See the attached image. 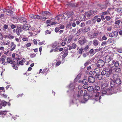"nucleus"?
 I'll use <instances>...</instances> for the list:
<instances>
[{
    "mask_svg": "<svg viewBox=\"0 0 122 122\" xmlns=\"http://www.w3.org/2000/svg\"><path fill=\"white\" fill-rule=\"evenodd\" d=\"M121 71L120 69V67L117 68L115 70V71L116 72H120Z\"/></svg>",
    "mask_w": 122,
    "mask_h": 122,
    "instance_id": "31",
    "label": "nucleus"
},
{
    "mask_svg": "<svg viewBox=\"0 0 122 122\" xmlns=\"http://www.w3.org/2000/svg\"><path fill=\"white\" fill-rule=\"evenodd\" d=\"M94 11L92 10H90L89 11L88 13V15L90 16L93 14Z\"/></svg>",
    "mask_w": 122,
    "mask_h": 122,
    "instance_id": "33",
    "label": "nucleus"
},
{
    "mask_svg": "<svg viewBox=\"0 0 122 122\" xmlns=\"http://www.w3.org/2000/svg\"><path fill=\"white\" fill-rule=\"evenodd\" d=\"M84 37L80 38L79 39V43L81 45H82L84 44L85 42V40Z\"/></svg>",
    "mask_w": 122,
    "mask_h": 122,
    "instance_id": "15",
    "label": "nucleus"
},
{
    "mask_svg": "<svg viewBox=\"0 0 122 122\" xmlns=\"http://www.w3.org/2000/svg\"><path fill=\"white\" fill-rule=\"evenodd\" d=\"M101 18L102 20H104L105 18L104 17V16L102 15L101 16Z\"/></svg>",
    "mask_w": 122,
    "mask_h": 122,
    "instance_id": "64",
    "label": "nucleus"
},
{
    "mask_svg": "<svg viewBox=\"0 0 122 122\" xmlns=\"http://www.w3.org/2000/svg\"><path fill=\"white\" fill-rule=\"evenodd\" d=\"M83 49L82 48H81L79 49L78 51V53L79 54H81L83 50Z\"/></svg>",
    "mask_w": 122,
    "mask_h": 122,
    "instance_id": "35",
    "label": "nucleus"
},
{
    "mask_svg": "<svg viewBox=\"0 0 122 122\" xmlns=\"http://www.w3.org/2000/svg\"><path fill=\"white\" fill-rule=\"evenodd\" d=\"M61 64L60 61L58 62L56 64V66H58Z\"/></svg>",
    "mask_w": 122,
    "mask_h": 122,
    "instance_id": "61",
    "label": "nucleus"
},
{
    "mask_svg": "<svg viewBox=\"0 0 122 122\" xmlns=\"http://www.w3.org/2000/svg\"><path fill=\"white\" fill-rule=\"evenodd\" d=\"M60 26L59 27V29L60 30V29H64L65 26L62 25H60Z\"/></svg>",
    "mask_w": 122,
    "mask_h": 122,
    "instance_id": "34",
    "label": "nucleus"
},
{
    "mask_svg": "<svg viewBox=\"0 0 122 122\" xmlns=\"http://www.w3.org/2000/svg\"><path fill=\"white\" fill-rule=\"evenodd\" d=\"M105 18L106 19V20L107 21L111 19V18L109 16H106L105 17Z\"/></svg>",
    "mask_w": 122,
    "mask_h": 122,
    "instance_id": "40",
    "label": "nucleus"
},
{
    "mask_svg": "<svg viewBox=\"0 0 122 122\" xmlns=\"http://www.w3.org/2000/svg\"><path fill=\"white\" fill-rule=\"evenodd\" d=\"M31 45V44L30 43H29L27 44L26 45V47L30 46Z\"/></svg>",
    "mask_w": 122,
    "mask_h": 122,
    "instance_id": "58",
    "label": "nucleus"
},
{
    "mask_svg": "<svg viewBox=\"0 0 122 122\" xmlns=\"http://www.w3.org/2000/svg\"><path fill=\"white\" fill-rule=\"evenodd\" d=\"M110 66L111 67H113L115 66L116 67H117L119 66V63L118 62L116 61L115 62V61H112V63L110 64H109Z\"/></svg>",
    "mask_w": 122,
    "mask_h": 122,
    "instance_id": "7",
    "label": "nucleus"
},
{
    "mask_svg": "<svg viewBox=\"0 0 122 122\" xmlns=\"http://www.w3.org/2000/svg\"><path fill=\"white\" fill-rule=\"evenodd\" d=\"M72 48L75 49L76 47V44H73L72 45Z\"/></svg>",
    "mask_w": 122,
    "mask_h": 122,
    "instance_id": "50",
    "label": "nucleus"
},
{
    "mask_svg": "<svg viewBox=\"0 0 122 122\" xmlns=\"http://www.w3.org/2000/svg\"><path fill=\"white\" fill-rule=\"evenodd\" d=\"M7 104V102L4 101H2L0 102V105H1L4 107L6 106V105Z\"/></svg>",
    "mask_w": 122,
    "mask_h": 122,
    "instance_id": "20",
    "label": "nucleus"
},
{
    "mask_svg": "<svg viewBox=\"0 0 122 122\" xmlns=\"http://www.w3.org/2000/svg\"><path fill=\"white\" fill-rule=\"evenodd\" d=\"M10 43L11 42L9 40H8L6 41L5 44L6 45H7L9 47V46L10 45Z\"/></svg>",
    "mask_w": 122,
    "mask_h": 122,
    "instance_id": "27",
    "label": "nucleus"
},
{
    "mask_svg": "<svg viewBox=\"0 0 122 122\" xmlns=\"http://www.w3.org/2000/svg\"><path fill=\"white\" fill-rule=\"evenodd\" d=\"M112 29V27L110 26L107 27V30L109 31H111Z\"/></svg>",
    "mask_w": 122,
    "mask_h": 122,
    "instance_id": "53",
    "label": "nucleus"
},
{
    "mask_svg": "<svg viewBox=\"0 0 122 122\" xmlns=\"http://www.w3.org/2000/svg\"><path fill=\"white\" fill-rule=\"evenodd\" d=\"M117 51L119 53H122V49H118Z\"/></svg>",
    "mask_w": 122,
    "mask_h": 122,
    "instance_id": "48",
    "label": "nucleus"
},
{
    "mask_svg": "<svg viewBox=\"0 0 122 122\" xmlns=\"http://www.w3.org/2000/svg\"><path fill=\"white\" fill-rule=\"evenodd\" d=\"M1 61H2V64L4 65L5 64V59L4 58H1Z\"/></svg>",
    "mask_w": 122,
    "mask_h": 122,
    "instance_id": "32",
    "label": "nucleus"
},
{
    "mask_svg": "<svg viewBox=\"0 0 122 122\" xmlns=\"http://www.w3.org/2000/svg\"><path fill=\"white\" fill-rule=\"evenodd\" d=\"M108 83H104L101 84V93L102 94V96H103V94H106V95H109L110 93L112 94L114 93L112 88H107Z\"/></svg>",
    "mask_w": 122,
    "mask_h": 122,
    "instance_id": "1",
    "label": "nucleus"
},
{
    "mask_svg": "<svg viewBox=\"0 0 122 122\" xmlns=\"http://www.w3.org/2000/svg\"><path fill=\"white\" fill-rule=\"evenodd\" d=\"M46 19V17L43 16H41L40 20L44 21Z\"/></svg>",
    "mask_w": 122,
    "mask_h": 122,
    "instance_id": "38",
    "label": "nucleus"
},
{
    "mask_svg": "<svg viewBox=\"0 0 122 122\" xmlns=\"http://www.w3.org/2000/svg\"><path fill=\"white\" fill-rule=\"evenodd\" d=\"M90 30V27H84V29L82 30V31L83 33H84L89 31Z\"/></svg>",
    "mask_w": 122,
    "mask_h": 122,
    "instance_id": "16",
    "label": "nucleus"
},
{
    "mask_svg": "<svg viewBox=\"0 0 122 122\" xmlns=\"http://www.w3.org/2000/svg\"><path fill=\"white\" fill-rule=\"evenodd\" d=\"M11 28L13 29L15 28V26L14 25H12L11 26Z\"/></svg>",
    "mask_w": 122,
    "mask_h": 122,
    "instance_id": "63",
    "label": "nucleus"
},
{
    "mask_svg": "<svg viewBox=\"0 0 122 122\" xmlns=\"http://www.w3.org/2000/svg\"><path fill=\"white\" fill-rule=\"evenodd\" d=\"M94 72L98 74L100 72V69L99 68H96L94 70Z\"/></svg>",
    "mask_w": 122,
    "mask_h": 122,
    "instance_id": "19",
    "label": "nucleus"
},
{
    "mask_svg": "<svg viewBox=\"0 0 122 122\" xmlns=\"http://www.w3.org/2000/svg\"><path fill=\"white\" fill-rule=\"evenodd\" d=\"M102 39L103 40H106L107 39V38L104 35L102 36Z\"/></svg>",
    "mask_w": 122,
    "mask_h": 122,
    "instance_id": "51",
    "label": "nucleus"
},
{
    "mask_svg": "<svg viewBox=\"0 0 122 122\" xmlns=\"http://www.w3.org/2000/svg\"><path fill=\"white\" fill-rule=\"evenodd\" d=\"M87 89L88 91L91 92L93 90V88L92 86H90L88 87Z\"/></svg>",
    "mask_w": 122,
    "mask_h": 122,
    "instance_id": "23",
    "label": "nucleus"
},
{
    "mask_svg": "<svg viewBox=\"0 0 122 122\" xmlns=\"http://www.w3.org/2000/svg\"><path fill=\"white\" fill-rule=\"evenodd\" d=\"M72 40V38L71 37L69 38L68 39V40L67 42V43H69Z\"/></svg>",
    "mask_w": 122,
    "mask_h": 122,
    "instance_id": "56",
    "label": "nucleus"
},
{
    "mask_svg": "<svg viewBox=\"0 0 122 122\" xmlns=\"http://www.w3.org/2000/svg\"><path fill=\"white\" fill-rule=\"evenodd\" d=\"M30 27V25L27 24H23V30H29Z\"/></svg>",
    "mask_w": 122,
    "mask_h": 122,
    "instance_id": "14",
    "label": "nucleus"
},
{
    "mask_svg": "<svg viewBox=\"0 0 122 122\" xmlns=\"http://www.w3.org/2000/svg\"><path fill=\"white\" fill-rule=\"evenodd\" d=\"M120 20H118L116 21L115 22V24H117L118 25H119L120 23Z\"/></svg>",
    "mask_w": 122,
    "mask_h": 122,
    "instance_id": "39",
    "label": "nucleus"
},
{
    "mask_svg": "<svg viewBox=\"0 0 122 122\" xmlns=\"http://www.w3.org/2000/svg\"><path fill=\"white\" fill-rule=\"evenodd\" d=\"M16 46V45L14 44V42H11L10 45L9 47V49L11 51H12L15 49Z\"/></svg>",
    "mask_w": 122,
    "mask_h": 122,
    "instance_id": "8",
    "label": "nucleus"
},
{
    "mask_svg": "<svg viewBox=\"0 0 122 122\" xmlns=\"http://www.w3.org/2000/svg\"><path fill=\"white\" fill-rule=\"evenodd\" d=\"M108 77L105 78L103 79V80L104 82L108 83Z\"/></svg>",
    "mask_w": 122,
    "mask_h": 122,
    "instance_id": "24",
    "label": "nucleus"
},
{
    "mask_svg": "<svg viewBox=\"0 0 122 122\" xmlns=\"http://www.w3.org/2000/svg\"><path fill=\"white\" fill-rule=\"evenodd\" d=\"M23 31L21 27H18L16 29V33L19 36L20 34V33H21Z\"/></svg>",
    "mask_w": 122,
    "mask_h": 122,
    "instance_id": "11",
    "label": "nucleus"
},
{
    "mask_svg": "<svg viewBox=\"0 0 122 122\" xmlns=\"http://www.w3.org/2000/svg\"><path fill=\"white\" fill-rule=\"evenodd\" d=\"M112 58V56H106L105 60L106 63H108Z\"/></svg>",
    "mask_w": 122,
    "mask_h": 122,
    "instance_id": "12",
    "label": "nucleus"
},
{
    "mask_svg": "<svg viewBox=\"0 0 122 122\" xmlns=\"http://www.w3.org/2000/svg\"><path fill=\"white\" fill-rule=\"evenodd\" d=\"M107 43L106 41H104L103 42H102L101 44V45L102 46H103L105 45H106V44Z\"/></svg>",
    "mask_w": 122,
    "mask_h": 122,
    "instance_id": "62",
    "label": "nucleus"
},
{
    "mask_svg": "<svg viewBox=\"0 0 122 122\" xmlns=\"http://www.w3.org/2000/svg\"><path fill=\"white\" fill-rule=\"evenodd\" d=\"M59 46H57L54 49V51L55 52H56L58 51L59 50Z\"/></svg>",
    "mask_w": 122,
    "mask_h": 122,
    "instance_id": "46",
    "label": "nucleus"
},
{
    "mask_svg": "<svg viewBox=\"0 0 122 122\" xmlns=\"http://www.w3.org/2000/svg\"><path fill=\"white\" fill-rule=\"evenodd\" d=\"M69 88L70 89L72 90L74 89V87L73 86V85L72 84H71L69 86Z\"/></svg>",
    "mask_w": 122,
    "mask_h": 122,
    "instance_id": "28",
    "label": "nucleus"
},
{
    "mask_svg": "<svg viewBox=\"0 0 122 122\" xmlns=\"http://www.w3.org/2000/svg\"><path fill=\"white\" fill-rule=\"evenodd\" d=\"M94 71H91L89 72V74L91 75H93L94 74Z\"/></svg>",
    "mask_w": 122,
    "mask_h": 122,
    "instance_id": "55",
    "label": "nucleus"
},
{
    "mask_svg": "<svg viewBox=\"0 0 122 122\" xmlns=\"http://www.w3.org/2000/svg\"><path fill=\"white\" fill-rule=\"evenodd\" d=\"M118 34L117 32L116 31L110 33L109 35V36L111 37H115L117 36Z\"/></svg>",
    "mask_w": 122,
    "mask_h": 122,
    "instance_id": "10",
    "label": "nucleus"
},
{
    "mask_svg": "<svg viewBox=\"0 0 122 122\" xmlns=\"http://www.w3.org/2000/svg\"><path fill=\"white\" fill-rule=\"evenodd\" d=\"M8 28V25L6 24L4 25L3 27V30L7 29Z\"/></svg>",
    "mask_w": 122,
    "mask_h": 122,
    "instance_id": "30",
    "label": "nucleus"
},
{
    "mask_svg": "<svg viewBox=\"0 0 122 122\" xmlns=\"http://www.w3.org/2000/svg\"><path fill=\"white\" fill-rule=\"evenodd\" d=\"M7 37L9 38L10 39H13L14 38V36L11 35L10 34H9L7 35Z\"/></svg>",
    "mask_w": 122,
    "mask_h": 122,
    "instance_id": "26",
    "label": "nucleus"
},
{
    "mask_svg": "<svg viewBox=\"0 0 122 122\" xmlns=\"http://www.w3.org/2000/svg\"><path fill=\"white\" fill-rule=\"evenodd\" d=\"M87 92L85 90H81L80 92V94L81 96H84L86 94Z\"/></svg>",
    "mask_w": 122,
    "mask_h": 122,
    "instance_id": "17",
    "label": "nucleus"
},
{
    "mask_svg": "<svg viewBox=\"0 0 122 122\" xmlns=\"http://www.w3.org/2000/svg\"><path fill=\"white\" fill-rule=\"evenodd\" d=\"M89 61H87L84 64V66H86L89 65Z\"/></svg>",
    "mask_w": 122,
    "mask_h": 122,
    "instance_id": "54",
    "label": "nucleus"
},
{
    "mask_svg": "<svg viewBox=\"0 0 122 122\" xmlns=\"http://www.w3.org/2000/svg\"><path fill=\"white\" fill-rule=\"evenodd\" d=\"M88 82L90 83H93L95 81V78L92 76H90L88 79Z\"/></svg>",
    "mask_w": 122,
    "mask_h": 122,
    "instance_id": "13",
    "label": "nucleus"
},
{
    "mask_svg": "<svg viewBox=\"0 0 122 122\" xmlns=\"http://www.w3.org/2000/svg\"><path fill=\"white\" fill-rule=\"evenodd\" d=\"M71 14L69 15L71 16V21L73 20V21H75L77 19L76 18L77 16V15L75 13L74 14L73 12H71Z\"/></svg>",
    "mask_w": 122,
    "mask_h": 122,
    "instance_id": "6",
    "label": "nucleus"
},
{
    "mask_svg": "<svg viewBox=\"0 0 122 122\" xmlns=\"http://www.w3.org/2000/svg\"><path fill=\"white\" fill-rule=\"evenodd\" d=\"M102 49V48H99L98 49H96L94 50V52H95V53L96 52L99 51H100L101 49Z\"/></svg>",
    "mask_w": 122,
    "mask_h": 122,
    "instance_id": "42",
    "label": "nucleus"
},
{
    "mask_svg": "<svg viewBox=\"0 0 122 122\" xmlns=\"http://www.w3.org/2000/svg\"><path fill=\"white\" fill-rule=\"evenodd\" d=\"M42 14L44 15H47L49 16H50L51 15V13L48 11L43 12Z\"/></svg>",
    "mask_w": 122,
    "mask_h": 122,
    "instance_id": "18",
    "label": "nucleus"
},
{
    "mask_svg": "<svg viewBox=\"0 0 122 122\" xmlns=\"http://www.w3.org/2000/svg\"><path fill=\"white\" fill-rule=\"evenodd\" d=\"M28 39V38H23L22 39V40L24 41H27Z\"/></svg>",
    "mask_w": 122,
    "mask_h": 122,
    "instance_id": "57",
    "label": "nucleus"
},
{
    "mask_svg": "<svg viewBox=\"0 0 122 122\" xmlns=\"http://www.w3.org/2000/svg\"><path fill=\"white\" fill-rule=\"evenodd\" d=\"M56 23V22H52L51 24H50V25L49 24L48 25H47L46 26L47 27L48 26H50L51 25H54Z\"/></svg>",
    "mask_w": 122,
    "mask_h": 122,
    "instance_id": "44",
    "label": "nucleus"
},
{
    "mask_svg": "<svg viewBox=\"0 0 122 122\" xmlns=\"http://www.w3.org/2000/svg\"><path fill=\"white\" fill-rule=\"evenodd\" d=\"M18 19L20 22H22L23 24H26L27 23L26 19L24 17L20 18Z\"/></svg>",
    "mask_w": 122,
    "mask_h": 122,
    "instance_id": "9",
    "label": "nucleus"
},
{
    "mask_svg": "<svg viewBox=\"0 0 122 122\" xmlns=\"http://www.w3.org/2000/svg\"><path fill=\"white\" fill-rule=\"evenodd\" d=\"M88 87V85L86 84H85L83 86V88L85 89H86Z\"/></svg>",
    "mask_w": 122,
    "mask_h": 122,
    "instance_id": "36",
    "label": "nucleus"
},
{
    "mask_svg": "<svg viewBox=\"0 0 122 122\" xmlns=\"http://www.w3.org/2000/svg\"><path fill=\"white\" fill-rule=\"evenodd\" d=\"M68 47L69 48L68 49L69 50H70L72 48V46L69 45H68Z\"/></svg>",
    "mask_w": 122,
    "mask_h": 122,
    "instance_id": "60",
    "label": "nucleus"
},
{
    "mask_svg": "<svg viewBox=\"0 0 122 122\" xmlns=\"http://www.w3.org/2000/svg\"><path fill=\"white\" fill-rule=\"evenodd\" d=\"M89 52L90 54L92 55H93L95 54V52H94V50L93 49H91L89 51Z\"/></svg>",
    "mask_w": 122,
    "mask_h": 122,
    "instance_id": "29",
    "label": "nucleus"
},
{
    "mask_svg": "<svg viewBox=\"0 0 122 122\" xmlns=\"http://www.w3.org/2000/svg\"><path fill=\"white\" fill-rule=\"evenodd\" d=\"M93 44L95 46H97L98 44V42L96 40H94L93 41Z\"/></svg>",
    "mask_w": 122,
    "mask_h": 122,
    "instance_id": "21",
    "label": "nucleus"
},
{
    "mask_svg": "<svg viewBox=\"0 0 122 122\" xmlns=\"http://www.w3.org/2000/svg\"><path fill=\"white\" fill-rule=\"evenodd\" d=\"M104 61L102 60H99L97 63V65L98 67H101L103 66L104 65Z\"/></svg>",
    "mask_w": 122,
    "mask_h": 122,
    "instance_id": "5",
    "label": "nucleus"
},
{
    "mask_svg": "<svg viewBox=\"0 0 122 122\" xmlns=\"http://www.w3.org/2000/svg\"><path fill=\"white\" fill-rule=\"evenodd\" d=\"M112 78L114 80L117 79L119 78L118 76V75L116 74H114L112 76Z\"/></svg>",
    "mask_w": 122,
    "mask_h": 122,
    "instance_id": "22",
    "label": "nucleus"
},
{
    "mask_svg": "<svg viewBox=\"0 0 122 122\" xmlns=\"http://www.w3.org/2000/svg\"><path fill=\"white\" fill-rule=\"evenodd\" d=\"M100 87L98 86H95V90L94 91L92 97H95L94 98L96 101H97L100 100L101 98V96H99V92H98V91L99 90Z\"/></svg>",
    "mask_w": 122,
    "mask_h": 122,
    "instance_id": "2",
    "label": "nucleus"
},
{
    "mask_svg": "<svg viewBox=\"0 0 122 122\" xmlns=\"http://www.w3.org/2000/svg\"><path fill=\"white\" fill-rule=\"evenodd\" d=\"M121 83V81L120 78L116 79L114 81H112L110 83V86L113 89V90L114 89L115 87L117 86L118 85Z\"/></svg>",
    "mask_w": 122,
    "mask_h": 122,
    "instance_id": "3",
    "label": "nucleus"
},
{
    "mask_svg": "<svg viewBox=\"0 0 122 122\" xmlns=\"http://www.w3.org/2000/svg\"><path fill=\"white\" fill-rule=\"evenodd\" d=\"M91 20H88L86 22V24L89 25L91 23Z\"/></svg>",
    "mask_w": 122,
    "mask_h": 122,
    "instance_id": "59",
    "label": "nucleus"
},
{
    "mask_svg": "<svg viewBox=\"0 0 122 122\" xmlns=\"http://www.w3.org/2000/svg\"><path fill=\"white\" fill-rule=\"evenodd\" d=\"M67 55V53L66 52V53H64V54H63L62 56V58H64Z\"/></svg>",
    "mask_w": 122,
    "mask_h": 122,
    "instance_id": "37",
    "label": "nucleus"
},
{
    "mask_svg": "<svg viewBox=\"0 0 122 122\" xmlns=\"http://www.w3.org/2000/svg\"><path fill=\"white\" fill-rule=\"evenodd\" d=\"M12 66L14 69H15V70H17L18 69V68L17 66H15V65L13 64Z\"/></svg>",
    "mask_w": 122,
    "mask_h": 122,
    "instance_id": "45",
    "label": "nucleus"
},
{
    "mask_svg": "<svg viewBox=\"0 0 122 122\" xmlns=\"http://www.w3.org/2000/svg\"><path fill=\"white\" fill-rule=\"evenodd\" d=\"M60 30V29H59V27L58 28V27H56L55 28V30L56 32H57L59 30Z\"/></svg>",
    "mask_w": 122,
    "mask_h": 122,
    "instance_id": "49",
    "label": "nucleus"
},
{
    "mask_svg": "<svg viewBox=\"0 0 122 122\" xmlns=\"http://www.w3.org/2000/svg\"><path fill=\"white\" fill-rule=\"evenodd\" d=\"M57 43L56 42H55L53 43L52 45V47L53 48H54L56 47L57 46Z\"/></svg>",
    "mask_w": 122,
    "mask_h": 122,
    "instance_id": "25",
    "label": "nucleus"
},
{
    "mask_svg": "<svg viewBox=\"0 0 122 122\" xmlns=\"http://www.w3.org/2000/svg\"><path fill=\"white\" fill-rule=\"evenodd\" d=\"M112 72V70L111 69L109 68H105L103 70L101 74L102 75H106L107 77H108L110 76Z\"/></svg>",
    "mask_w": 122,
    "mask_h": 122,
    "instance_id": "4",
    "label": "nucleus"
},
{
    "mask_svg": "<svg viewBox=\"0 0 122 122\" xmlns=\"http://www.w3.org/2000/svg\"><path fill=\"white\" fill-rule=\"evenodd\" d=\"M6 11L10 14L13 13V12L12 10H7Z\"/></svg>",
    "mask_w": 122,
    "mask_h": 122,
    "instance_id": "41",
    "label": "nucleus"
},
{
    "mask_svg": "<svg viewBox=\"0 0 122 122\" xmlns=\"http://www.w3.org/2000/svg\"><path fill=\"white\" fill-rule=\"evenodd\" d=\"M36 56V54L35 53H34L32 55H30V57L32 58H34Z\"/></svg>",
    "mask_w": 122,
    "mask_h": 122,
    "instance_id": "47",
    "label": "nucleus"
},
{
    "mask_svg": "<svg viewBox=\"0 0 122 122\" xmlns=\"http://www.w3.org/2000/svg\"><path fill=\"white\" fill-rule=\"evenodd\" d=\"M87 82V80L86 79H83L82 81V83L83 84H85Z\"/></svg>",
    "mask_w": 122,
    "mask_h": 122,
    "instance_id": "43",
    "label": "nucleus"
},
{
    "mask_svg": "<svg viewBox=\"0 0 122 122\" xmlns=\"http://www.w3.org/2000/svg\"><path fill=\"white\" fill-rule=\"evenodd\" d=\"M46 34H50L51 33V32L48 30H47L45 31Z\"/></svg>",
    "mask_w": 122,
    "mask_h": 122,
    "instance_id": "52",
    "label": "nucleus"
}]
</instances>
